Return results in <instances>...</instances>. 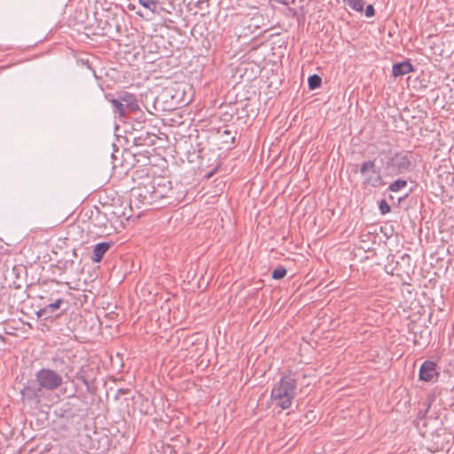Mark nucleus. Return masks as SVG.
I'll return each instance as SVG.
<instances>
[{"label":"nucleus","mask_w":454,"mask_h":454,"mask_svg":"<svg viewBox=\"0 0 454 454\" xmlns=\"http://www.w3.org/2000/svg\"><path fill=\"white\" fill-rule=\"evenodd\" d=\"M150 152L148 150L137 151L133 153L134 166L146 167L151 165Z\"/></svg>","instance_id":"24"},{"label":"nucleus","mask_w":454,"mask_h":454,"mask_svg":"<svg viewBox=\"0 0 454 454\" xmlns=\"http://www.w3.org/2000/svg\"><path fill=\"white\" fill-rule=\"evenodd\" d=\"M379 209L381 215H387L391 211V207L387 204L385 200H381L379 202Z\"/></svg>","instance_id":"35"},{"label":"nucleus","mask_w":454,"mask_h":454,"mask_svg":"<svg viewBox=\"0 0 454 454\" xmlns=\"http://www.w3.org/2000/svg\"><path fill=\"white\" fill-rule=\"evenodd\" d=\"M343 2L356 12L364 10V0H343Z\"/></svg>","instance_id":"32"},{"label":"nucleus","mask_w":454,"mask_h":454,"mask_svg":"<svg viewBox=\"0 0 454 454\" xmlns=\"http://www.w3.org/2000/svg\"><path fill=\"white\" fill-rule=\"evenodd\" d=\"M198 153V158L200 159V168H208L213 166V163L211 162L212 159L210 157L207 159V153L205 152V149H200Z\"/></svg>","instance_id":"28"},{"label":"nucleus","mask_w":454,"mask_h":454,"mask_svg":"<svg viewBox=\"0 0 454 454\" xmlns=\"http://www.w3.org/2000/svg\"><path fill=\"white\" fill-rule=\"evenodd\" d=\"M157 139L158 137L148 130H140L133 136V143L136 146H153Z\"/></svg>","instance_id":"16"},{"label":"nucleus","mask_w":454,"mask_h":454,"mask_svg":"<svg viewBox=\"0 0 454 454\" xmlns=\"http://www.w3.org/2000/svg\"><path fill=\"white\" fill-rule=\"evenodd\" d=\"M322 84V78L318 74L309 75L308 78V86L309 89L313 90L319 88Z\"/></svg>","instance_id":"29"},{"label":"nucleus","mask_w":454,"mask_h":454,"mask_svg":"<svg viewBox=\"0 0 454 454\" xmlns=\"http://www.w3.org/2000/svg\"><path fill=\"white\" fill-rule=\"evenodd\" d=\"M106 212L109 214V216L111 217L112 221L116 219H121V218H124L126 220H129V218L132 217V214L130 213L131 211L129 210V212L127 211V207H121V206L120 207H114V206H108L106 207Z\"/></svg>","instance_id":"22"},{"label":"nucleus","mask_w":454,"mask_h":454,"mask_svg":"<svg viewBox=\"0 0 454 454\" xmlns=\"http://www.w3.org/2000/svg\"><path fill=\"white\" fill-rule=\"evenodd\" d=\"M267 18L261 12L256 11L252 16H244L239 23V36H253L257 37L267 32L270 27Z\"/></svg>","instance_id":"4"},{"label":"nucleus","mask_w":454,"mask_h":454,"mask_svg":"<svg viewBox=\"0 0 454 454\" xmlns=\"http://www.w3.org/2000/svg\"><path fill=\"white\" fill-rule=\"evenodd\" d=\"M48 301H50L49 304H46L36 311L38 318L43 317V319H50L59 316V314H55V312L60 308L64 300L61 297H54V294L52 293L51 297L48 298Z\"/></svg>","instance_id":"14"},{"label":"nucleus","mask_w":454,"mask_h":454,"mask_svg":"<svg viewBox=\"0 0 454 454\" xmlns=\"http://www.w3.org/2000/svg\"><path fill=\"white\" fill-rule=\"evenodd\" d=\"M454 355L450 349H443L439 353L437 362L425 361L419 372V378L423 381H433L434 378L444 380L452 376L454 371Z\"/></svg>","instance_id":"1"},{"label":"nucleus","mask_w":454,"mask_h":454,"mask_svg":"<svg viewBox=\"0 0 454 454\" xmlns=\"http://www.w3.org/2000/svg\"><path fill=\"white\" fill-rule=\"evenodd\" d=\"M86 297H87L88 302L89 301L93 302L94 299L96 297V294L91 290H87Z\"/></svg>","instance_id":"38"},{"label":"nucleus","mask_w":454,"mask_h":454,"mask_svg":"<svg viewBox=\"0 0 454 454\" xmlns=\"http://www.w3.org/2000/svg\"><path fill=\"white\" fill-rule=\"evenodd\" d=\"M119 95L121 97V100L123 102V106L128 114L139 110L138 101L134 94L122 91Z\"/></svg>","instance_id":"17"},{"label":"nucleus","mask_w":454,"mask_h":454,"mask_svg":"<svg viewBox=\"0 0 454 454\" xmlns=\"http://www.w3.org/2000/svg\"><path fill=\"white\" fill-rule=\"evenodd\" d=\"M407 185V181L404 179H397L389 184L388 190L396 192Z\"/></svg>","instance_id":"31"},{"label":"nucleus","mask_w":454,"mask_h":454,"mask_svg":"<svg viewBox=\"0 0 454 454\" xmlns=\"http://www.w3.org/2000/svg\"><path fill=\"white\" fill-rule=\"evenodd\" d=\"M252 1L253 0H237L238 5L239 7H249L254 10H258V8L251 3Z\"/></svg>","instance_id":"36"},{"label":"nucleus","mask_w":454,"mask_h":454,"mask_svg":"<svg viewBox=\"0 0 454 454\" xmlns=\"http://www.w3.org/2000/svg\"><path fill=\"white\" fill-rule=\"evenodd\" d=\"M105 98L107 101H109L113 106V111L115 115H118L120 118L126 117L128 113L123 106L122 100H121V97L115 98L113 94L106 93L105 94Z\"/></svg>","instance_id":"20"},{"label":"nucleus","mask_w":454,"mask_h":454,"mask_svg":"<svg viewBox=\"0 0 454 454\" xmlns=\"http://www.w3.org/2000/svg\"><path fill=\"white\" fill-rule=\"evenodd\" d=\"M138 3L143 6V1L142 0H138Z\"/></svg>","instance_id":"47"},{"label":"nucleus","mask_w":454,"mask_h":454,"mask_svg":"<svg viewBox=\"0 0 454 454\" xmlns=\"http://www.w3.org/2000/svg\"><path fill=\"white\" fill-rule=\"evenodd\" d=\"M401 259L403 263L407 264V268L409 269L410 268V260H411L410 255L407 254H404L403 255H402Z\"/></svg>","instance_id":"40"},{"label":"nucleus","mask_w":454,"mask_h":454,"mask_svg":"<svg viewBox=\"0 0 454 454\" xmlns=\"http://www.w3.org/2000/svg\"><path fill=\"white\" fill-rule=\"evenodd\" d=\"M451 182H454V176H451Z\"/></svg>","instance_id":"48"},{"label":"nucleus","mask_w":454,"mask_h":454,"mask_svg":"<svg viewBox=\"0 0 454 454\" xmlns=\"http://www.w3.org/2000/svg\"><path fill=\"white\" fill-rule=\"evenodd\" d=\"M365 15L369 18L373 17L375 15V9L372 4L366 6Z\"/></svg>","instance_id":"37"},{"label":"nucleus","mask_w":454,"mask_h":454,"mask_svg":"<svg viewBox=\"0 0 454 454\" xmlns=\"http://www.w3.org/2000/svg\"><path fill=\"white\" fill-rule=\"evenodd\" d=\"M13 274L10 266L6 264L0 273V278H4L6 284H18L16 277Z\"/></svg>","instance_id":"26"},{"label":"nucleus","mask_w":454,"mask_h":454,"mask_svg":"<svg viewBox=\"0 0 454 454\" xmlns=\"http://www.w3.org/2000/svg\"><path fill=\"white\" fill-rule=\"evenodd\" d=\"M391 262H394V258L392 259ZM392 263H388V265L387 266V267H391Z\"/></svg>","instance_id":"45"},{"label":"nucleus","mask_w":454,"mask_h":454,"mask_svg":"<svg viewBox=\"0 0 454 454\" xmlns=\"http://www.w3.org/2000/svg\"><path fill=\"white\" fill-rule=\"evenodd\" d=\"M153 197L155 200V203L164 200L163 203L172 204L173 203V190L172 184L169 180L165 177H158L153 179Z\"/></svg>","instance_id":"11"},{"label":"nucleus","mask_w":454,"mask_h":454,"mask_svg":"<svg viewBox=\"0 0 454 454\" xmlns=\"http://www.w3.org/2000/svg\"><path fill=\"white\" fill-rule=\"evenodd\" d=\"M383 153L387 154L386 161L383 165L387 173L400 175L411 169L413 161L411 152H393L388 150L380 153V154Z\"/></svg>","instance_id":"3"},{"label":"nucleus","mask_w":454,"mask_h":454,"mask_svg":"<svg viewBox=\"0 0 454 454\" xmlns=\"http://www.w3.org/2000/svg\"><path fill=\"white\" fill-rule=\"evenodd\" d=\"M41 299H44V298H47L46 296H43V295H38Z\"/></svg>","instance_id":"46"},{"label":"nucleus","mask_w":454,"mask_h":454,"mask_svg":"<svg viewBox=\"0 0 454 454\" xmlns=\"http://www.w3.org/2000/svg\"><path fill=\"white\" fill-rule=\"evenodd\" d=\"M218 168H219V163H217L216 166L214 167V168L207 174V177H210L214 173H215L217 171Z\"/></svg>","instance_id":"41"},{"label":"nucleus","mask_w":454,"mask_h":454,"mask_svg":"<svg viewBox=\"0 0 454 454\" xmlns=\"http://www.w3.org/2000/svg\"><path fill=\"white\" fill-rule=\"evenodd\" d=\"M96 21L99 29V35L112 40H116L117 36L121 34V27L117 15L110 12L101 14L97 12Z\"/></svg>","instance_id":"7"},{"label":"nucleus","mask_w":454,"mask_h":454,"mask_svg":"<svg viewBox=\"0 0 454 454\" xmlns=\"http://www.w3.org/2000/svg\"><path fill=\"white\" fill-rule=\"evenodd\" d=\"M12 271H13V275L16 277L17 283L20 284L22 282H26L27 284H41L40 279L37 281H34L31 279L29 282L27 280V269L23 264H17L10 266Z\"/></svg>","instance_id":"19"},{"label":"nucleus","mask_w":454,"mask_h":454,"mask_svg":"<svg viewBox=\"0 0 454 454\" xmlns=\"http://www.w3.org/2000/svg\"><path fill=\"white\" fill-rule=\"evenodd\" d=\"M43 394V391H42L37 384L25 385L20 390L22 403L33 408H37L40 405Z\"/></svg>","instance_id":"12"},{"label":"nucleus","mask_w":454,"mask_h":454,"mask_svg":"<svg viewBox=\"0 0 454 454\" xmlns=\"http://www.w3.org/2000/svg\"><path fill=\"white\" fill-rule=\"evenodd\" d=\"M399 263L400 262L398 261H396L395 262V264H396L395 267L391 268V271L390 272H391L392 275H396L397 277H399L401 278V280L403 281L402 284H408L406 282V280L403 278V274H405L407 277H409V272H408V270L402 271L399 269V267H398Z\"/></svg>","instance_id":"33"},{"label":"nucleus","mask_w":454,"mask_h":454,"mask_svg":"<svg viewBox=\"0 0 454 454\" xmlns=\"http://www.w3.org/2000/svg\"><path fill=\"white\" fill-rule=\"evenodd\" d=\"M413 71V65L409 59L395 63L392 67V75L394 77L403 76Z\"/></svg>","instance_id":"21"},{"label":"nucleus","mask_w":454,"mask_h":454,"mask_svg":"<svg viewBox=\"0 0 454 454\" xmlns=\"http://www.w3.org/2000/svg\"><path fill=\"white\" fill-rule=\"evenodd\" d=\"M90 222L91 224L90 232L98 238L109 236L115 231L109 214L106 211H101L98 207L91 211Z\"/></svg>","instance_id":"6"},{"label":"nucleus","mask_w":454,"mask_h":454,"mask_svg":"<svg viewBox=\"0 0 454 454\" xmlns=\"http://www.w3.org/2000/svg\"><path fill=\"white\" fill-rule=\"evenodd\" d=\"M297 387V380L293 374H284L280 380L272 387L270 398L276 406L286 410L291 407L293 400L296 396Z\"/></svg>","instance_id":"2"},{"label":"nucleus","mask_w":454,"mask_h":454,"mask_svg":"<svg viewBox=\"0 0 454 454\" xmlns=\"http://www.w3.org/2000/svg\"><path fill=\"white\" fill-rule=\"evenodd\" d=\"M137 287H138V286H137V287H136L137 294L141 293L142 295H145V292H147L149 294H151L153 292L152 290H146V286H141L140 290H138Z\"/></svg>","instance_id":"39"},{"label":"nucleus","mask_w":454,"mask_h":454,"mask_svg":"<svg viewBox=\"0 0 454 454\" xmlns=\"http://www.w3.org/2000/svg\"><path fill=\"white\" fill-rule=\"evenodd\" d=\"M20 285L15 286V288H16V289H18V288H20Z\"/></svg>","instance_id":"49"},{"label":"nucleus","mask_w":454,"mask_h":454,"mask_svg":"<svg viewBox=\"0 0 454 454\" xmlns=\"http://www.w3.org/2000/svg\"><path fill=\"white\" fill-rule=\"evenodd\" d=\"M153 182L140 183L137 187L130 190L129 195V211H133V207L139 209L142 206L149 207L155 204L153 197Z\"/></svg>","instance_id":"5"},{"label":"nucleus","mask_w":454,"mask_h":454,"mask_svg":"<svg viewBox=\"0 0 454 454\" xmlns=\"http://www.w3.org/2000/svg\"><path fill=\"white\" fill-rule=\"evenodd\" d=\"M236 134L237 131H235L233 135L231 130L224 129L223 132L221 134L222 144L225 145L227 148H231V145L236 143Z\"/></svg>","instance_id":"25"},{"label":"nucleus","mask_w":454,"mask_h":454,"mask_svg":"<svg viewBox=\"0 0 454 454\" xmlns=\"http://www.w3.org/2000/svg\"><path fill=\"white\" fill-rule=\"evenodd\" d=\"M143 6L159 15L172 14L176 11L174 0H142Z\"/></svg>","instance_id":"13"},{"label":"nucleus","mask_w":454,"mask_h":454,"mask_svg":"<svg viewBox=\"0 0 454 454\" xmlns=\"http://www.w3.org/2000/svg\"><path fill=\"white\" fill-rule=\"evenodd\" d=\"M414 345L419 347H426L430 339L431 332L427 326L414 325L412 328Z\"/></svg>","instance_id":"15"},{"label":"nucleus","mask_w":454,"mask_h":454,"mask_svg":"<svg viewBox=\"0 0 454 454\" xmlns=\"http://www.w3.org/2000/svg\"><path fill=\"white\" fill-rule=\"evenodd\" d=\"M56 284H63L62 282L57 281ZM64 284L68 285V282H65Z\"/></svg>","instance_id":"44"},{"label":"nucleus","mask_w":454,"mask_h":454,"mask_svg":"<svg viewBox=\"0 0 454 454\" xmlns=\"http://www.w3.org/2000/svg\"><path fill=\"white\" fill-rule=\"evenodd\" d=\"M411 286H399L400 294L402 295L400 305L407 306L408 304H411L415 300L416 292Z\"/></svg>","instance_id":"23"},{"label":"nucleus","mask_w":454,"mask_h":454,"mask_svg":"<svg viewBox=\"0 0 454 454\" xmlns=\"http://www.w3.org/2000/svg\"><path fill=\"white\" fill-rule=\"evenodd\" d=\"M118 392H119L120 394L124 395V394H127V393L129 392V389H123V388H121V389H119V390H118Z\"/></svg>","instance_id":"42"},{"label":"nucleus","mask_w":454,"mask_h":454,"mask_svg":"<svg viewBox=\"0 0 454 454\" xmlns=\"http://www.w3.org/2000/svg\"><path fill=\"white\" fill-rule=\"evenodd\" d=\"M35 382L42 391H54L62 386L63 377L56 371L50 368H42L35 372Z\"/></svg>","instance_id":"9"},{"label":"nucleus","mask_w":454,"mask_h":454,"mask_svg":"<svg viewBox=\"0 0 454 454\" xmlns=\"http://www.w3.org/2000/svg\"><path fill=\"white\" fill-rule=\"evenodd\" d=\"M58 420L57 425L59 429L71 432L72 430H75L74 423L78 422L79 414L77 413V409H75V405L71 403H64L59 408H57L54 411Z\"/></svg>","instance_id":"8"},{"label":"nucleus","mask_w":454,"mask_h":454,"mask_svg":"<svg viewBox=\"0 0 454 454\" xmlns=\"http://www.w3.org/2000/svg\"><path fill=\"white\" fill-rule=\"evenodd\" d=\"M212 155H213V160L215 161L216 158L215 157V153L214 152H212Z\"/></svg>","instance_id":"43"},{"label":"nucleus","mask_w":454,"mask_h":454,"mask_svg":"<svg viewBox=\"0 0 454 454\" xmlns=\"http://www.w3.org/2000/svg\"><path fill=\"white\" fill-rule=\"evenodd\" d=\"M286 275V269L284 266H278L271 272L270 278L275 280H280Z\"/></svg>","instance_id":"34"},{"label":"nucleus","mask_w":454,"mask_h":454,"mask_svg":"<svg viewBox=\"0 0 454 454\" xmlns=\"http://www.w3.org/2000/svg\"><path fill=\"white\" fill-rule=\"evenodd\" d=\"M359 171L364 176V185H370L377 188L386 184V182L383 180V177L380 174V169L376 167L375 159L364 161L360 165Z\"/></svg>","instance_id":"10"},{"label":"nucleus","mask_w":454,"mask_h":454,"mask_svg":"<svg viewBox=\"0 0 454 454\" xmlns=\"http://www.w3.org/2000/svg\"><path fill=\"white\" fill-rule=\"evenodd\" d=\"M69 288L72 290H74L78 293L77 294H74V298L77 300V301H79L81 303V305H82L84 303H88V300L86 297V292H87L86 289L81 290L79 288L73 287L71 286H69Z\"/></svg>","instance_id":"30"},{"label":"nucleus","mask_w":454,"mask_h":454,"mask_svg":"<svg viewBox=\"0 0 454 454\" xmlns=\"http://www.w3.org/2000/svg\"><path fill=\"white\" fill-rule=\"evenodd\" d=\"M114 245V241H105L98 243L92 251V254L90 256L92 262H100L106 253Z\"/></svg>","instance_id":"18"},{"label":"nucleus","mask_w":454,"mask_h":454,"mask_svg":"<svg viewBox=\"0 0 454 454\" xmlns=\"http://www.w3.org/2000/svg\"><path fill=\"white\" fill-rule=\"evenodd\" d=\"M74 378L80 381H82L88 392H91L90 390V382L87 376V372L84 367H81L80 370L75 373Z\"/></svg>","instance_id":"27"}]
</instances>
